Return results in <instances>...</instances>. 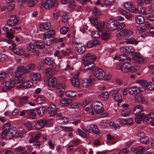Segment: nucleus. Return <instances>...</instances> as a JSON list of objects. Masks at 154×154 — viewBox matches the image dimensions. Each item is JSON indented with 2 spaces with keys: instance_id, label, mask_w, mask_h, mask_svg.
Wrapping results in <instances>:
<instances>
[{
  "instance_id": "20",
  "label": "nucleus",
  "mask_w": 154,
  "mask_h": 154,
  "mask_svg": "<svg viewBox=\"0 0 154 154\" xmlns=\"http://www.w3.org/2000/svg\"><path fill=\"white\" fill-rule=\"evenodd\" d=\"M57 83V80L56 78L51 77L49 78L48 80V86L50 88L49 89L51 90V88L55 87Z\"/></svg>"
},
{
  "instance_id": "6",
  "label": "nucleus",
  "mask_w": 154,
  "mask_h": 154,
  "mask_svg": "<svg viewBox=\"0 0 154 154\" xmlns=\"http://www.w3.org/2000/svg\"><path fill=\"white\" fill-rule=\"evenodd\" d=\"M26 67L24 66L19 67L16 73L15 78L19 80V78L23 74H28Z\"/></svg>"
},
{
  "instance_id": "45",
  "label": "nucleus",
  "mask_w": 154,
  "mask_h": 154,
  "mask_svg": "<svg viewBox=\"0 0 154 154\" xmlns=\"http://www.w3.org/2000/svg\"><path fill=\"white\" fill-rule=\"evenodd\" d=\"M34 45L32 43H29L27 46V50L33 52H35L36 51V48Z\"/></svg>"
},
{
  "instance_id": "11",
  "label": "nucleus",
  "mask_w": 154,
  "mask_h": 154,
  "mask_svg": "<svg viewBox=\"0 0 154 154\" xmlns=\"http://www.w3.org/2000/svg\"><path fill=\"white\" fill-rule=\"evenodd\" d=\"M138 136L140 137V143L146 144L149 142V138L146 134L143 132H140L138 134Z\"/></svg>"
},
{
  "instance_id": "5",
  "label": "nucleus",
  "mask_w": 154,
  "mask_h": 154,
  "mask_svg": "<svg viewBox=\"0 0 154 154\" xmlns=\"http://www.w3.org/2000/svg\"><path fill=\"white\" fill-rule=\"evenodd\" d=\"M56 2V0H44L41 3V7L49 9L51 8Z\"/></svg>"
},
{
  "instance_id": "23",
  "label": "nucleus",
  "mask_w": 154,
  "mask_h": 154,
  "mask_svg": "<svg viewBox=\"0 0 154 154\" xmlns=\"http://www.w3.org/2000/svg\"><path fill=\"white\" fill-rule=\"evenodd\" d=\"M51 23L49 22H45L41 23L40 25V30L44 31L49 29L51 27Z\"/></svg>"
},
{
  "instance_id": "46",
  "label": "nucleus",
  "mask_w": 154,
  "mask_h": 154,
  "mask_svg": "<svg viewBox=\"0 0 154 154\" xmlns=\"http://www.w3.org/2000/svg\"><path fill=\"white\" fill-rule=\"evenodd\" d=\"M34 44V45L38 49H42L45 46L43 42H42L39 41H37L35 42Z\"/></svg>"
},
{
  "instance_id": "35",
  "label": "nucleus",
  "mask_w": 154,
  "mask_h": 154,
  "mask_svg": "<svg viewBox=\"0 0 154 154\" xmlns=\"http://www.w3.org/2000/svg\"><path fill=\"white\" fill-rule=\"evenodd\" d=\"M137 83L140 85L141 88L144 89H146L147 88L148 83L147 82L144 80L138 81Z\"/></svg>"
},
{
  "instance_id": "41",
  "label": "nucleus",
  "mask_w": 154,
  "mask_h": 154,
  "mask_svg": "<svg viewBox=\"0 0 154 154\" xmlns=\"http://www.w3.org/2000/svg\"><path fill=\"white\" fill-rule=\"evenodd\" d=\"M131 112V110L129 108H126L121 112V115L124 117H127L129 116Z\"/></svg>"
},
{
  "instance_id": "34",
  "label": "nucleus",
  "mask_w": 154,
  "mask_h": 154,
  "mask_svg": "<svg viewBox=\"0 0 154 154\" xmlns=\"http://www.w3.org/2000/svg\"><path fill=\"white\" fill-rule=\"evenodd\" d=\"M120 61L124 62L125 60L129 61L131 60V58L128 57L126 54H123L120 55L119 58Z\"/></svg>"
},
{
  "instance_id": "28",
  "label": "nucleus",
  "mask_w": 154,
  "mask_h": 154,
  "mask_svg": "<svg viewBox=\"0 0 154 154\" xmlns=\"http://www.w3.org/2000/svg\"><path fill=\"white\" fill-rule=\"evenodd\" d=\"M47 34H44L43 35V40H46L47 38H52L55 33V32L53 29L50 30L47 32Z\"/></svg>"
},
{
  "instance_id": "27",
  "label": "nucleus",
  "mask_w": 154,
  "mask_h": 154,
  "mask_svg": "<svg viewBox=\"0 0 154 154\" xmlns=\"http://www.w3.org/2000/svg\"><path fill=\"white\" fill-rule=\"evenodd\" d=\"M121 51L126 53H131L134 52L135 49L134 48L131 46L123 47L120 49Z\"/></svg>"
},
{
  "instance_id": "10",
  "label": "nucleus",
  "mask_w": 154,
  "mask_h": 154,
  "mask_svg": "<svg viewBox=\"0 0 154 154\" xmlns=\"http://www.w3.org/2000/svg\"><path fill=\"white\" fill-rule=\"evenodd\" d=\"M131 63L129 62H126L123 63L122 66L119 65V69L123 73H127L130 71L131 67Z\"/></svg>"
},
{
  "instance_id": "29",
  "label": "nucleus",
  "mask_w": 154,
  "mask_h": 154,
  "mask_svg": "<svg viewBox=\"0 0 154 154\" xmlns=\"http://www.w3.org/2000/svg\"><path fill=\"white\" fill-rule=\"evenodd\" d=\"M88 126L87 128H89L90 131H91L93 133L95 134H98L99 133L97 125L95 124H91L89 126V128Z\"/></svg>"
},
{
  "instance_id": "30",
  "label": "nucleus",
  "mask_w": 154,
  "mask_h": 154,
  "mask_svg": "<svg viewBox=\"0 0 154 154\" xmlns=\"http://www.w3.org/2000/svg\"><path fill=\"white\" fill-rule=\"evenodd\" d=\"M105 22L104 21H101L97 23L95 26V27L100 32L102 31L105 26Z\"/></svg>"
},
{
  "instance_id": "25",
  "label": "nucleus",
  "mask_w": 154,
  "mask_h": 154,
  "mask_svg": "<svg viewBox=\"0 0 154 154\" xmlns=\"http://www.w3.org/2000/svg\"><path fill=\"white\" fill-rule=\"evenodd\" d=\"M71 103V100L68 98H62L60 100V105L62 106H67Z\"/></svg>"
},
{
  "instance_id": "51",
  "label": "nucleus",
  "mask_w": 154,
  "mask_h": 154,
  "mask_svg": "<svg viewBox=\"0 0 154 154\" xmlns=\"http://www.w3.org/2000/svg\"><path fill=\"white\" fill-rule=\"evenodd\" d=\"M68 121V119L67 118L64 117L59 118L58 119V122L62 125L66 123Z\"/></svg>"
},
{
  "instance_id": "62",
  "label": "nucleus",
  "mask_w": 154,
  "mask_h": 154,
  "mask_svg": "<svg viewBox=\"0 0 154 154\" xmlns=\"http://www.w3.org/2000/svg\"><path fill=\"white\" fill-rule=\"evenodd\" d=\"M7 73L5 72H2L0 73V81L3 80L7 77Z\"/></svg>"
},
{
  "instance_id": "26",
  "label": "nucleus",
  "mask_w": 154,
  "mask_h": 154,
  "mask_svg": "<svg viewBox=\"0 0 154 154\" xmlns=\"http://www.w3.org/2000/svg\"><path fill=\"white\" fill-rule=\"evenodd\" d=\"M40 137L39 135L38 134L36 135L34 137L29 140V143H35V145L39 146V143L38 140L39 139Z\"/></svg>"
},
{
  "instance_id": "21",
  "label": "nucleus",
  "mask_w": 154,
  "mask_h": 154,
  "mask_svg": "<svg viewBox=\"0 0 154 154\" xmlns=\"http://www.w3.org/2000/svg\"><path fill=\"white\" fill-rule=\"evenodd\" d=\"M143 110L142 105H139L134 107L133 110V114L135 115H140Z\"/></svg>"
},
{
  "instance_id": "37",
  "label": "nucleus",
  "mask_w": 154,
  "mask_h": 154,
  "mask_svg": "<svg viewBox=\"0 0 154 154\" xmlns=\"http://www.w3.org/2000/svg\"><path fill=\"white\" fill-rule=\"evenodd\" d=\"M28 74L34 70L35 69V65L34 63H29L26 67Z\"/></svg>"
},
{
  "instance_id": "56",
  "label": "nucleus",
  "mask_w": 154,
  "mask_h": 154,
  "mask_svg": "<svg viewBox=\"0 0 154 154\" xmlns=\"http://www.w3.org/2000/svg\"><path fill=\"white\" fill-rule=\"evenodd\" d=\"M114 0H103V2L106 7L110 6L114 2Z\"/></svg>"
},
{
  "instance_id": "39",
  "label": "nucleus",
  "mask_w": 154,
  "mask_h": 154,
  "mask_svg": "<svg viewBox=\"0 0 154 154\" xmlns=\"http://www.w3.org/2000/svg\"><path fill=\"white\" fill-rule=\"evenodd\" d=\"M3 29L4 32H6V36L8 38L11 39L14 37L13 35L11 34L10 32L8 31V27L6 26L4 27L3 28Z\"/></svg>"
},
{
  "instance_id": "18",
  "label": "nucleus",
  "mask_w": 154,
  "mask_h": 154,
  "mask_svg": "<svg viewBox=\"0 0 154 154\" xmlns=\"http://www.w3.org/2000/svg\"><path fill=\"white\" fill-rule=\"evenodd\" d=\"M115 20L114 18H110L107 23L108 28L113 30V28H115L117 26V24L115 23Z\"/></svg>"
},
{
  "instance_id": "13",
  "label": "nucleus",
  "mask_w": 154,
  "mask_h": 154,
  "mask_svg": "<svg viewBox=\"0 0 154 154\" xmlns=\"http://www.w3.org/2000/svg\"><path fill=\"white\" fill-rule=\"evenodd\" d=\"M65 86L63 84L59 83L57 85V92L59 94L60 97H61L63 96L65 90Z\"/></svg>"
},
{
  "instance_id": "43",
  "label": "nucleus",
  "mask_w": 154,
  "mask_h": 154,
  "mask_svg": "<svg viewBox=\"0 0 154 154\" xmlns=\"http://www.w3.org/2000/svg\"><path fill=\"white\" fill-rule=\"evenodd\" d=\"M143 115L144 113H143L140 115H136L135 121L136 123H140L142 120H143Z\"/></svg>"
},
{
  "instance_id": "63",
  "label": "nucleus",
  "mask_w": 154,
  "mask_h": 154,
  "mask_svg": "<svg viewBox=\"0 0 154 154\" xmlns=\"http://www.w3.org/2000/svg\"><path fill=\"white\" fill-rule=\"evenodd\" d=\"M77 132L79 135L82 137H86L87 136L85 133L82 131L80 129L78 128L77 129Z\"/></svg>"
},
{
  "instance_id": "64",
  "label": "nucleus",
  "mask_w": 154,
  "mask_h": 154,
  "mask_svg": "<svg viewBox=\"0 0 154 154\" xmlns=\"http://www.w3.org/2000/svg\"><path fill=\"white\" fill-rule=\"evenodd\" d=\"M8 43L10 44H11V47L10 46H9V48H10L13 51V50H14L15 48L16 47V44L15 42H13L11 41L8 40Z\"/></svg>"
},
{
  "instance_id": "60",
  "label": "nucleus",
  "mask_w": 154,
  "mask_h": 154,
  "mask_svg": "<svg viewBox=\"0 0 154 154\" xmlns=\"http://www.w3.org/2000/svg\"><path fill=\"white\" fill-rule=\"evenodd\" d=\"M91 102L90 100L87 99L85 100L82 104V106L84 107H85L86 106H88L89 105Z\"/></svg>"
},
{
  "instance_id": "52",
  "label": "nucleus",
  "mask_w": 154,
  "mask_h": 154,
  "mask_svg": "<svg viewBox=\"0 0 154 154\" xmlns=\"http://www.w3.org/2000/svg\"><path fill=\"white\" fill-rule=\"evenodd\" d=\"M107 136L108 139L109 140V142L111 143H114L116 142L114 137L111 136L110 134H108Z\"/></svg>"
},
{
  "instance_id": "50",
  "label": "nucleus",
  "mask_w": 154,
  "mask_h": 154,
  "mask_svg": "<svg viewBox=\"0 0 154 154\" xmlns=\"http://www.w3.org/2000/svg\"><path fill=\"white\" fill-rule=\"evenodd\" d=\"M100 96L102 99L105 100H108L109 97V94L107 92L102 93L100 94Z\"/></svg>"
},
{
  "instance_id": "36",
  "label": "nucleus",
  "mask_w": 154,
  "mask_h": 154,
  "mask_svg": "<svg viewBox=\"0 0 154 154\" xmlns=\"http://www.w3.org/2000/svg\"><path fill=\"white\" fill-rule=\"evenodd\" d=\"M13 51L15 54L19 56L22 55L24 52V49L21 48L15 49Z\"/></svg>"
},
{
  "instance_id": "2",
  "label": "nucleus",
  "mask_w": 154,
  "mask_h": 154,
  "mask_svg": "<svg viewBox=\"0 0 154 154\" xmlns=\"http://www.w3.org/2000/svg\"><path fill=\"white\" fill-rule=\"evenodd\" d=\"M133 35V32L131 31L124 29L117 34L116 37L117 38L120 39L123 38L124 36L129 38Z\"/></svg>"
},
{
  "instance_id": "4",
  "label": "nucleus",
  "mask_w": 154,
  "mask_h": 154,
  "mask_svg": "<svg viewBox=\"0 0 154 154\" xmlns=\"http://www.w3.org/2000/svg\"><path fill=\"white\" fill-rule=\"evenodd\" d=\"M93 73L96 78L98 80L103 79L105 76V73L101 69L95 68L93 71Z\"/></svg>"
},
{
  "instance_id": "8",
  "label": "nucleus",
  "mask_w": 154,
  "mask_h": 154,
  "mask_svg": "<svg viewBox=\"0 0 154 154\" xmlns=\"http://www.w3.org/2000/svg\"><path fill=\"white\" fill-rule=\"evenodd\" d=\"M19 22V17L16 15H13L11 17L10 19L8 21L7 23L8 26H12L17 24Z\"/></svg>"
},
{
  "instance_id": "61",
  "label": "nucleus",
  "mask_w": 154,
  "mask_h": 154,
  "mask_svg": "<svg viewBox=\"0 0 154 154\" xmlns=\"http://www.w3.org/2000/svg\"><path fill=\"white\" fill-rule=\"evenodd\" d=\"M89 20L91 23L94 25L95 26L98 23L97 20L94 18V17H91L89 18Z\"/></svg>"
},
{
  "instance_id": "57",
  "label": "nucleus",
  "mask_w": 154,
  "mask_h": 154,
  "mask_svg": "<svg viewBox=\"0 0 154 154\" xmlns=\"http://www.w3.org/2000/svg\"><path fill=\"white\" fill-rule=\"evenodd\" d=\"M69 29V28L68 27H63L60 29V33L63 35L66 34L67 33Z\"/></svg>"
},
{
  "instance_id": "32",
  "label": "nucleus",
  "mask_w": 154,
  "mask_h": 154,
  "mask_svg": "<svg viewBox=\"0 0 154 154\" xmlns=\"http://www.w3.org/2000/svg\"><path fill=\"white\" fill-rule=\"evenodd\" d=\"M30 77L33 81H37L41 79L40 75L38 73H33L31 74Z\"/></svg>"
},
{
  "instance_id": "42",
  "label": "nucleus",
  "mask_w": 154,
  "mask_h": 154,
  "mask_svg": "<svg viewBox=\"0 0 154 154\" xmlns=\"http://www.w3.org/2000/svg\"><path fill=\"white\" fill-rule=\"evenodd\" d=\"M138 10L139 13L142 15H144L146 14V8L142 6H138Z\"/></svg>"
},
{
  "instance_id": "31",
  "label": "nucleus",
  "mask_w": 154,
  "mask_h": 154,
  "mask_svg": "<svg viewBox=\"0 0 154 154\" xmlns=\"http://www.w3.org/2000/svg\"><path fill=\"white\" fill-rule=\"evenodd\" d=\"M99 44V41L97 40H90L88 41L87 43V47L89 48H91Z\"/></svg>"
},
{
  "instance_id": "9",
  "label": "nucleus",
  "mask_w": 154,
  "mask_h": 154,
  "mask_svg": "<svg viewBox=\"0 0 154 154\" xmlns=\"http://www.w3.org/2000/svg\"><path fill=\"white\" fill-rule=\"evenodd\" d=\"M94 81V79L93 77L91 76L89 78L83 80L82 82V85L84 88L89 87L93 85Z\"/></svg>"
},
{
  "instance_id": "1",
  "label": "nucleus",
  "mask_w": 154,
  "mask_h": 154,
  "mask_svg": "<svg viewBox=\"0 0 154 154\" xmlns=\"http://www.w3.org/2000/svg\"><path fill=\"white\" fill-rule=\"evenodd\" d=\"M103 106L102 104L100 101H96L93 102L90 110V113L94 115L102 112L103 111Z\"/></svg>"
},
{
  "instance_id": "40",
  "label": "nucleus",
  "mask_w": 154,
  "mask_h": 154,
  "mask_svg": "<svg viewBox=\"0 0 154 154\" xmlns=\"http://www.w3.org/2000/svg\"><path fill=\"white\" fill-rule=\"evenodd\" d=\"M45 107H41L36 109L37 112L40 116H42L45 112Z\"/></svg>"
},
{
  "instance_id": "44",
  "label": "nucleus",
  "mask_w": 154,
  "mask_h": 154,
  "mask_svg": "<svg viewBox=\"0 0 154 154\" xmlns=\"http://www.w3.org/2000/svg\"><path fill=\"white\" fill-rule=\"evenodd\" d=\"M143 122L144 123L146 124H149L151 123L152 121H151V118H149V115L147 116H146L144 113L143 116Z\"/></svg>"
},
{
  "instance_id": "24",
  "label": "nucleus",
  "mask_w": 154,
  "mask_h": 154,
  "mask_svg": "<svg viewBox=\"0 0 154 154\" xmlns=\"http://www.w3.org/2000/svg\"><path fill=\"white\" fill-rule=\"evenodd\" d=\"M129 94H137L140 92V89L139 88L136 86L131 87L128 89Z\"/></svg>"
},
{
  "instance_id": "48",
  "label": "nucleus",
  "mask_w": 154,
  "mask_h": 154,
  "mask_svg": "<svg viewBox=\"0 0 154 154\" xmlns=\"http://www.w3.org/2000/svg\"><path fill=\"white\" fill-rule=\"evenodd\" d=\"M54 61L53 59L51 58L48 57L45 58V63L47 65H50L54 63Z\"/></svg>"
},
{
  "instance_id": "54",
  "label": "nucleus",
  "mask_w": 154,
  "mask_h": 154,
  "mask_svg": "<svg viewBox=\"0 0 154 154\" xmlns=\"http://www.w3.org/2000/svg\"><path fill=\"white\" fill-rule=\"evenodd\" d=\"M32 84V82L31 81H27L24 83L23 87L25 88H29Z\"/></svg>"
},
{
  "instance_id": "58",
  "label": "nucleus",
  "mask_w": 154,
  "mask_h": 154,
  "mask_svg": "<svg viewBox=\"0 0 154 154\" xmlns=\"http://www.w3.org/2000/svg\"><path fill=\"white\" fill-rule=\"evenodd\" d=\"M53 14L54 18L56 19H57L60 16V14L59 11L57 10H55L54 11Z\"/></svg>"
},
{
  "instance_id": "55",
  "label": "nucleus",
  "mask_w": 154,
  "mask_h": 154,
  "mask_svg": "<svg viewBox=\"0 0 154 154\" xmlns=\"http://www.w3.org/2000/svg\"><path fill=\"white\" fill-rule=\"evenodd\" d=\"M114 100L118 102H120L122 101V95L120 94H116L114 97Z\"/></svg>"
},
{
  "instance_id": "17",
  "label": "nucleus",
  "mask_w": 154,
  "mask_h": 154,
  "mask_svg": "<svg viewBox=\"0 0 154 154\" xmlns=\"http://www.w3.org/2000/svg\"><path fill=\"white\" fill-rule=\"evenodd\" d=\"M79 73L78 72L72 78L71 82L72 85L76 88H78L79 86V82L78 76Z\"/></svg>"
},
{
  "instance_id": "16",
  "label": "nucleus",
  "mask_w": 154,
  "mask_h": 154,
  "mask_svg": "<svg viewBox=\"0 0 154 154\" xmlns=\"http://www.w3.org/2000/svg\"><path fill=\"white\" fill-rule=\"evenodd\" d=\"M11 126V124L9 123L5 124L3 128V131L1 133V135L2 138H4L7 134H9L10 132V128Z\"/></svg>"
},
{
  "instance_id": "3",
  "label": "nucleus",
  "mask_w": 154,
  "mask_h": 154,
  "mask_svg": "<svg viewBox=\"0 0 154 154\" xmlns=\"http://www.w3.org/2000/svg\"><path fill=\"white\" fill-rule=\"evenodd\" d=\"M96 56L91 54H88L85 57H83L82 60L83 63L85 66H87L88 65L94 63L93 61L96 60Z\"/></svg>"
},
{
  "instance_id": "14",
  "label": "nucleus",
  "mask_w": 154,
  "mask_h": 154,
  "mask_svg": "<svg viewBox=\"0 0 154 154\" xmlns=\"http://www.w3.org/2000/svg\"><path fill=\"white\" fill-rule=\"evenodd\" d=\"M48 112L51 116L55 115L57 112V109L55 105L53 103L49 105L48 108Z\"/></svg>"
},
{
  "instance_id": "7",
  "label": "nucleus",
  "mask_w": 154,
  "mask_h": 154,
  "mask_svg": "<svg viewBox=\"0 0 154 154\" xmlns=\"http://www.w3.org/2000/svg\"><path fill=\"white\" fill-rule=\"evenodd\" d=\"M15 84V82L14 81H6L2 85L1 87L3 91H5L6 90L11 89L14 87Z\"/></svg>"
},
{
  "instance_id": "47",
  "label": "nucleus",
  "mask_w": 154,
  "mask_h": 154,
  "mask_svg": "<svg viewBox=\"0 0 154 154\" xmlns=\"http://www.w3.org/2000/svg\"><path fill=\"white\" fill-rule=\"evenodd\" d=\"M91 36L94 38L98 39L100 38V35L98 31H94L91 32Z\"/></svg>"
},
{
  "instance_id": "59",
  "label": "nucleus",
  "mask_w": 154,
  "mask_h": 154,
  "mask_svg": "<svg viewBox=\"0 0 154 154\" xmlns=\"http://www.w3.org/2000/svg\"><path fill=\"white\" fill-rule=\"evenodd\" d=\"M25 150L24 147L19 146L15 148L14 150L17 152H20L24 151Z\"/></svg>"
},
{
  "instance_id": "33",
  "label": "nucleus",
  "mask_w": 154,
  "mask_h": 154,
  "mask_svg": "<svg viewBox=\"0 0 154 154\" xmlns=\"http://www.w3.org/2000/svg\"><path fill=\"white\" fill-rule=\"evenodd\" d=\"M136 22L139 24H142L144 22L145 20L144 17L141 15H137L135 17Z\"/></svg>"
},
{
  "instance_id": "12",
  "label": "nucleus",
  "mask_w": 154,
  "mask_h": 154,
  "mask_svg": "<svg viewBox=\"0 0 154 154\" xmlns=\"http://www.w3.org/2000/svg\"><path fill=\"white\" fill-rule=\"evenodd\" d=\"M76 49L77 51L80 54H82L85 51V47L83 44L81 42H75L74 45H73Z\"/></svg>"
},
{
  "instance_id": "49",
  "label": "nucleus",
  "mask_w": 154,
  "mask_h": 154,
  "mask_svg": "<svg viewBox=\"0 0 154 154\" xmlns=\"http://www.w3.org/2000/svg\"><path fill=\"white\" fill-rule=\"evenodd\" d=\"M125 43L126 44H135L136 43V41L134 39L131 38L125 42H122L120 43L121 44H124Z\"/></svg>"
},
{
  "instance_id": "22",
  "label": "nucleus",
  "mask_w": 154,
  "mask_h": 154,
  "mask_svg": "<svg viewBox=\"0 0 154 154\" xmlns=\"http://www.w3.org/2000/svg\"><path fill=\"white\" fill-rule=\"evenodd\" d=\"M132 59L136 62L138 63H144L146 62L145 59L140 57V54L136 53L132 58Z\"/></svg>"
},
{
  "instance_id": "15",
  "label": "nucleus",
  "mask_w": 154,
  "mask_h": 154,
  "mask_svg": "<svg viewBox=\"0 0 154 154\" xmlns=\"http://www.w3.org/2000/svg\"><path fill=\"white\" fill-rule=\"evenodd\" d=\"M135 101L136 103H146L145 98L144 97L143 94L138 93L135 94L134 96Z\"/></svg>"
},
{
  "instance_id": "53",
  "label": "nucleus",
  "mask_w": 154,
  "mask_h": 154,
  "mask_svg": "<svg viewBox=\"0 0 154 154\" xmlns=\"http://www.w3.org/2000/svg\"><path fill=\"white\" fill-rule=\"evenodd\" d=\"M95 66V63H92L89 65H88L87 66H85L84 69L86 70H91L92 68Z\"/></svg>"
},
{
  "instance_id": "38",
  "label": "nucleus",
  "mask_w": 154,
  "mask_h": 154,
  "mask_svg": "<svg viewBox=\"0 0 154 154\" xmlns=\"http://www.w3.org/2000/svg\"><path fill=\"white\" fill-rule=\"evenodd\" d=\"M66 94L67 97L72 98L76 96V93L75 91L69 90L66 91Z\"/></svg>"
},
{
  "instance_id": "19",
  "label": "nucleus",
  "mask_w": 154,
  "mask_h": 154,
  "mask_svg": "<svg viewBox=\"0 0 154 154\" xmlns=\"http://www.w3.org/2000/svg\"><path fill=\"white\" fill-rule=\"evenodd\" d=\"M47 123V121L45 119H41L38 121L35 125L37 130H39L43 128Z\"/></svg>"
}]
</instances>
